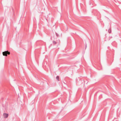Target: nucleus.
Segmentation results:
<instances>
[{"label":"nucleus","mask_w":121,"mask_h":121,"mask_svg":"<svg viewBox=\"0 0 121 121\" xmlns=\"http://www.w3.org/2000/svg\"><path fill=\"white\" fill-rule=\"evenodd\" d=\"M3 115L4 117L5 118H7L8 116V114L6 113H4Z\"/></svg>","instance_id":"nucleus-2"},{"label":"nucleus","mask_w":121,"mask_h":121,"mask_svg":"<svg viewBox=\"0 0 121 121\" xmlns=\"http://www.w3.org/2000/svg\"><path fill=\"white\" fill-rule=\"evenodd\" d=\"M2 53L3 56H7V54L9 55L10 54V52L7 51L3 52Z\"/></svg>","instance_id":"nucleus-1"},{"label":"nucleus","mask_w":121,"mask_h":121,"mask_svg":"<svg viewBox=\"0 0 121 121\" xmlns=\"http://www.w3.org/2000/svg\"><path fill=\"white\" fill-rule=\"evenodd\" d=\"M56 36H57V37H58L59 36V35H58V34H57V33H56Z\"/></svg>","instance_id":"nucleus-6"},{"label":"nucleus","mask_w":121,"mask_h":121,"mask_svg":"<svg viewBox=\"0 0 121 121\" xmlns=\"http://www.w3.org/2000/svg\"><path fill=\"white\" fill-rule=\"evenodd\" d=\"M108 33H110L111 32V29H109L108 30Z\"/></svg>","instance_id":"nucleus-3"},{"label":"nucleus","mask_w":121,"mask_h":121,"mask_svg":"<svg viewBox=\"0 0 121 121\" xmlns=\"http://www.w3.org/2000/svg\"><path fill=\"white\" fill-rule=\"evenodd\" d=\"M53 44H56V43L57 42L54 41H53Z\"/></svg>","instance_id":"nucleus-4"},{"label":"nucleus","mask_w":121,"mask_h":121,"mask_svg":"<svg viewBox=\"0 0 121 121\" xmlns=\"http://www.w3.org/2000/svg\"><path fill=\"white\" fill-rule=\"evenodd\" d=\"M56 78L57 80L58 81H59V76H57Z\"/></svg>","instance_id":"nucleus-5"}]
</instances>
